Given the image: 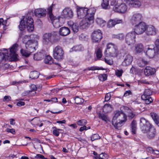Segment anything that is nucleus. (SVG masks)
Wrapping results in <instances>:
<instances>
[{
  "instance_id": "nucleus-1",
  "label": "nucleus",
  "mask_w": 159,
  "mask_h": 159,
  "mask_svg": "<svg viewBox=\"0 0 159 159\" xmlns=\"http://www.w3.org/2000/svg\"><path fill=\"white\" fill-rule=\"evenodd\" d=\"M78 17L79 19L84 18L79 23V26L82 29L87 28L93 23L96 10L94 8L89 9L87 8L77 7Z\"/></svg>"
},
{
  "instance_id": "nucleus-2",
  "label": "nucleus",
  "mask_w": 159,
  "mask_h": 159,
  "mask_svg": "<svg viewBox=\"0 0 159 159\" xmlns=\"http://www.w3.org/2000/svg\"><path fill=\"white\" fill-rule=\"evenodd\" d=\"M127 116L122 111H116L113 116L112 124L116 129L120 130L122 124L127 120Z\"/></svg>"
},
{
  "instance_id": "nucleus-3",
  "label": "nucleus",
  "mask_w": 159,
  "mask_h": 159,
  "mask_svg": "<svg viewBox=\"0 0 159 159\" xmlns=\"http://www.w3.org/2000/svg\"><path fill=\"white\" fill-rule=\"evenodd\" d=\"M25 28L29 32L33 31L34 29V20L31 16H23L20 22L19 28L21 31H23Z\"/></svg>"
},
{
  "instance_id": "nucleus-4",
  "label": "nucleus",
  "mask_w": 159,
  "mask_h": 159,
  "mask_svg": "<svg viewBox=\"0 0 159 159\" xmlns=\"http://www.w3.org/2000/svg\"><path fill=\"white\" fill-rule=\"evenodd\" d=\"M105 57H116L119 54V51L116 45L109 43L107 45V48L104 52Z\"/></svg>"
},
{
  "instance_id": "nucleus-5",
  "label": "nucleus",
  "mask_w": 159,
  "mask_h": 159,
  "mask_svg": "<svg viewBox=\"0 0 159 159\" xmlns=\"http://www.w3.org/2000/svg\"><path fill=\"white\" fill-rule=\"evenodd\" d=\"M111 5L114 6L113 8V10L119 13H124L127 11V6L124 3L118 4V1L116 0H113L111 2Z\"/></svg>"
},
{
  "instance_id": "nucleus-6",
  "label": "nucleus",
  "mask_w": 159,
  "mask_h": 159,
  "mask_svg": "<svg viewBox=\"0 0 159 159\" xmlns=\"http://www.w3.org/2000/svg\"><path fill=\"white\" fill-rule=\"evenodd\" d=\"M140 125L141 131L144 133H147L153 126L148 120L143 117L140 119Z\"/></svg>"
},
{
  "instance_id": "nucleus-7",
  "label": "nucleus",
  "mask_w": 159,
  "mask_h": 159,
  "mask_svg": "<svg viewBox=\"0 0 159 159\" xmlns=\"http://www.w3.org/2000/svg\"><path fill=\"white\" fill-rule=\"evenodd\" d=\"M53 56L55 59L59 61H61L63 59L64 51L61 46H57L54 48Z\"/></svg>"
},
{
  "instance_id": "nucleus-8",
  "label": "nucleus",
  "mask_w": 159,
  "mask_h": 159,
  "mask_svg": "<svg viewBox=\"0 0 159 159\" xmlns=\"http://www.w3.org/2000/svg\"><path fill=\"white\" fill-rule=\"evenodd\" d=\"M136 34L134 31L127 33L125 36L126 43L129 45H132L135 42Z\"/></svg>"
},
{
  "instance_id": "nucleus-9",
  "label": "nucleus",
  "mask_w": 159,
  "mask_h": 159,
  "mask_svg": "<svg viewBox=\"0 0 159 159\" xmlns=\"http://www.w3.org/2000/svg\"><path fill=\"white\" fill-rule=\"evenodd\" d=\"M91 39L93 43H99L102 38V34L100 30H94L91 35Z\"/></svg>"
},
{
  "instance_id": "nucleus-10",
  "label": "nucleus",
  "mask_w": 159,
  "mask_h": 159,
  "mask_svg": "<svg viewBox=\"0 0 159 159\" xmlns=\"http://www.w3.org/2000/svg\"><path fill=\"white\" fill-rule=\"evenodd\" d=\"M147 27V25L146 24L142 22L135 25L134 31L136 34H141L146 31Z\"/></svg>"
},
{
  "instance_id": "nucleus-11",
  "label": "nucleus",
  "mask_w": 159,
  "mask_h": 159,
  "mask_svg": "<svg viewBox=\"0 0 159 159\" xmlns=\"http://www.w3.org/2000/svg\"><path fill=\"white\" fill-rule=\"evenodd\" d=\"M73 15V13L72 9L68 7H66L63 10L61 14V15L63 18L68 19L72 18Z\"/></svg>"
},
{
  "instance_id": "nucleus-12",
  "label": "nucleus",
  "mask_w": 159,
  "mask_h": 159,
  "mask_svg": "<svg viewBox=\"0 0 159 159\" xmlns=\"http://www.w3.org/2000/svg\"><path fill=\"white\" fill-rule=\"evenodd\" d=\"M37 43L34 40H29L25 43L26 49L30 52H33L36 50Z\"/></svg>"
},
{
  "instance_id": "nucleus-13",
  "label": "nucleus",
  "mask_w": 159,
  "mask_h": 159,
  "mask_svg": "<svg viewBox=\"0 0 159 159\" xmlns=\"http://www.w3.org/2000/svg\"><path fill=\"white\" fill-rule=\"evenodd\" d=\"M63 18L60 16H58L57 17L55 16L53 17V19L51 20L53 26L56 28H58L61 26L64 23Z\"/></svg>"
},
{
  "instance_id": "nucleus-14",
  "label": "nucleus",
  "mask_w": 159,
  "mask_h": 159,
  "mask_svg": "<svg viewBox=\"0 0 159 159\" xmlns=\"http://www.w3.org/2000/svg\"><path fill=\"white\" fill-rule=\"evenodd\" d=\"M142 19L143 17L141 14L135 13L132 16L130 19V22L133 25H136L142 22Z\"/></svg>"
},
{
  "instance_id": "nucleus-15",
  "label": "nucleus",
  "mask_w": 159,
  "mask_h": 159,
  "mask_svg": "<svg viewBox=\"0 0 159 159\" xmlns=\"http://www.w3.org/2000/svg\"><path fill=\"white\" fill-rule=\"evenodd\" d=\"M35 16L38 18H43L46 15V9L43 8H39L35 9L34 11Z\"/></svg>"
},
{
  "instance_id": "nucleus-16",
  "label": "nucleus",
  "mask_w": 159,
  "mask_h": 159,
  "mask_svg": "<svg viewBox=\"0 0 159 159\" xmlns=\"http://www.w3.org/2000/svg\"><path fill=\"white\" fill-rule=\"evenodd\" d=\"M156 72L155 69L150 66H146L144 70V74L145 76H149L153 75Z\"/></svg>"
},
{
  "instance_id": "nucleus-17",
  "label": "nucleus",
  "mask_w": 159,
  "mask_h": 159,
  "mask_svg": "<svg viewBox=\"0 0 159 159\" xmlns=\"http://www.w3.org/2000/svg\"><path fill=\"white\" fill-rule=\"evenodd\" d=\"M52 42V34L46 33L43 36V42L45 45H48Z\"/></svg>"
},
{
  "instance_id": "nucleus-18",
  "label": "nucleus",
  "mask_w": 159,
  "mask_h": 159,
  "mask_svg": "<svg viewBox=\"0 0 159 159\" xmlns=\"http://www.w3.org/2000/svg\"><path fill=\"white\" fill-rule=\"evenodd\" d=\"M3 51L6 52H0V64L5 62L8 57V53L7 49L3 48Z\"/></svg>"
},
{
  "instance_id": "nucleus-19",
  "label": "nucleus",
  "mask_w": 159,
  "mask_h": 159,
  "mask_svg": "<svg viewBox=\"0 0 159 159\" xmlns=\"http://www.w3.org/2000/svg\"><path fill=\"white\" fill-rule=\"evenodd\" d=\"M29 121L30 122L32 125L39 126L40 127H42L43 125V123L39 117H34L33 119L29 120Z\"/></svg>"
},
{
  "instance_id": "nucleus-20",
  "label": "nucleus",
  "mask_w": 159,
  "mask_h": 159,
  "mask_svg": "<svg viewBox=\"0 0 159 159\" xmlns=\"http://www.w3.org/2000/svg\"><path fill=\"white\" fill-rule=\"evenodd\" d=\"M127 3L130 7L139 8L141 5V3L139 1L128 0Z\"/></svg>"
},
{
  "instance_id": "nucleus-21",
  "label": "nucleus",
  "mask_w": 159,
  "mask_h": 159,
  "mask_svg": "<svg viewBox=\"0 0 159 159\" xmlns=\"http://www.w3.org/2000/svg\"><path fill=\"white\" fill-rule=\"evenodd\" d=\"M146 31V33L148 35H155L156 34V29L152 25H150L147 26Z\"/></svg>"
},
{
  "instance_id": "nucleus-22",
  "label": "nucleus",
  "mask_w": 159,
  "mask_h": 159,
  "mask_svg": "<svg viewBox=\"0 0 159 159\" xmlns=\"http://www.w3.org/2000/svg\"><path fill=\"white\" fill-rule=\"evenodd\" d=\"M122 22V20L121 19H116L114 20H109L107 23V27L108 28H112L117 24L121 23Z\"/></svg>"
},
{
  "instance_id": "nucleus-23",
  "label": "nucleus",
  "mask_w": 159,
  "mask_h": 159,
  "mask_svg": "<svg viewBox=\"0 0 159 159\" xmlns=\"http://www.w3.org/2000/svg\"><path fill=\"white\" fill-rule=\"evenodd\" d=\"M133 59V57L130 55L128 54L127 55L122 63L123 65L124 66H127L129 65L132 62Z\"/></svg>"
},
{
  "instance_id": "nucleus-24",
  "label": "nucleus",
  "mask_w": 159,
  "mask_h": 159,
  "mask_svg": "<svg viewBox=\"0 0 159 159\" xmlns=\"http://www.w3.org/2000/svg\"><path fill=\"white\" fill-rule=\"evenodd\" d=\"M59 33L61 36H66L70 34V30L68 27H63L60 29Z\"/></svg>"
},
{
  "instance_id": "nucleus-25",
  "label": "nucleus",
  "mask_w": 159,
  "mask_h": 159,
  "mask_svg": "<svg viewBox=\"0 0 159 159\" xmlns=\"http://www.w3.org/2000/svg\"><path fill=\"white\" fill-rule=\"evenodd\" d=\"M147 136L149 139H153L155 136L156 134V129L154 126L149 129V130L148 132Z\"/></svg>"
},
{
  "instance_id": "nucleus-26",
  "label": "nucleus",
  "mask_w": 159,
  "mask_h": 159,
  "mask_svg": "<svg viewBox=\"0 0 159 159\" xmlns=\"http://www.w3.org/2000/svg\"><path fill=\"white\" fill-rule=\"evenodd\" d=\"M112 108L111 105L109 104H106L102 108L103 112L104 113H108L111 111Z\"/></svg>"
},
{
  "instance_id": "nucleus-27",
  "label": "nucleus",
  "mask_w": 159,
  "mask_h": 159,
  "mask_svg": "<svg viewBox=\"0 0 159 159\" xmlns=\"http://www.w3.org/2000/svg\"><path fill=\"white\" fill-rule=\"evenodd\" d=\"M146 55L149 58H152L155 56L156 53L155 50H147L145 52Z\"/></svg>"
},
{
  "instance_id": "nucleus-28",
  "label": "nucleus",
  "mask_w": 159,
  "mask_h": 159,
  "mask_svg": "<svg viewBox=\"0 0 159 159\" xmlns=\"http://www.w3.org/2000/svg\"><path fill=\"white\" fill-rule=\"evenodd\" d=\"M98 117L99 119H102L106 123H107L108 121H109V118L107 116L104 114L102 113L101 111L99 112L98 113Z\"/></svg>"
},
{
  "instance_id": "nucleus-29",
  "label": "nucleus",
  "mask_w": 159,
  "mask_h": 159,
  "mask_svg": "<svg viewBox=\"0 0 159 159\" xmlns=\"http://www.w3.org/2000/svg\"><path fill=\"white\" fill-rule=\"evenodd\" d=\"M150 115L155 124L157 125V123H159V116L154 112H151Z\"/></svg>"
},
{
  "instance_id": "nucleus-30",
  "label": "nucleus",
  "mask_w": 159,
  "mask_h": 159,
  "mask_svg": "<svg viewBox=\"0 0 159 159\" xmlns=\"http://www.w3.org/2000/svg\"><path fill=\"white\" fill-rule=\"evenodd\" d=\"M53 4H52L50 7H48L47 9V11L48 13V14L49 16V17L50 18L51 20H52L53 19V17L55 16L53 15L52 11L53 6Z\"/></svg>"
},
{
  "instance_id": "nucleus-31",
  "label": "nucleus",
  "mask_w": 159,
  "mask_h": 159,
  "mask_svg": "<svg viewBox=\"0 0 159 159\" xmlns=\"http://www.w3.org/2000/svg\"><path fill=\"white\" fill-rule=\"evenodd\" d=\"M44 61L47 64H52L53 63V59L52 57L49 55L46 56L45 58Z\"/></svg>"
},
{
  "instance_id": "nucleus-32",
  "label": "nucleus",
  "mask_w": 159,
  "mask_h": 159,
  "mask_svg": "<svg viewBox=\"0 0 159 159\" xmlns=\"http://www.w3.org/2000/svg\"><path fill=\"white\" fill-rule=\"evenodd\" d=\"M131 132L132 134H136V130L137 129V123L135 120H133L131 124Z\"/></svg>"
},
{
  "instance_id": "nucleus-33",
  "label": "nucleus",
  "mask_w": 159,
  "mask_h": 159,
  "mask_svg": "<svg viewBox=\"0 0 159 159\" xmlns=\"http://www.w3.org/2000/svg\"><path fill=\"white\" fill-rule=\"evenodd\" d=\"M39 73L37 71H32L30 74V78L32 79H37L39 77Z\"/></svg>"
},
{
  "instance_id": "nucleus-34",
  "label": "nucleus",
  "mask_w": 159,
  "mask_h": 159,
  "mask_svg": "<svg viewBox=\"0 0 159 159\" xmlns=\"http://www.w3.org/2000/svg\"><path fill=\"white\" fill-rule=\"evenodd\" d=\"M149 62V61L145 60V59H142L139 60L138 64L139 66L143 67L148 64Z\"/></svg>"
},
{
  "instance_id": "nucleus-35",
  "label": "nucleus",
  "mask_w": 159,
  "mask_h": 159,
  "mask_svg": "<svg viewBox=\"0 0 159 159\" xmlns=\"http://www.w3.org/2000/svg\"><path fill=\"white\" fill-rule=\"evenodd\" d=\"M43 56V54L41 52H37L34 56V59L36 61H39L42 60Z\"/></svg>"
},
{
  "instance_id": "nucleus-36",
  "label": "nucleus",
  "mask_w": 159,
  "mask_h": 159,
  "mask_svg": "<svg viewBox=\"0 0 159 159\" xmlns=\"http://www.w3.org/2000/svg\"><path fill=\"white\" fill-rule=\"evenodd\" d=\"M145 97H143L141 96V98L142 100L145 101V103L146 104H149L153 102V99L151 97L144 96Z\"/></svg>"
},
{
  "instance_id": "nucleus-37",
  "label": "nucleus",
  "mask_w": 159,
  "mask_h": 159,
  "mask_svg": "<svg viewBox=\"0 0 159 159\" xmlns=\"http://www.w3.org/2000/svg\"><path fill=\"white\" fill-rule=\"evenodd\" d=\"M135 48L137 52H140L143 50V46L141 43L135 45Z\"/></svg>"
},
{
  "instance_id": "nucleus-38",
  "label": "nucleus",
  "mask_w": 159,
  "mask_h": 159,
  "mask_svg": "<svg viewBox=\"0 0 159 159\" xmlns=\"http://www.w3.org/2000/svg\"><path fill=\"white\" fill-rule=\"evenodd\" d=\"M95 53L97 58L98 59H100L102 56V51L101 48H97L95 51Z\"/></svg>"
},
{
  "instance_id": "nucleus-39",
  "label": "nucleus",
  "mask_w": 159,
  "mask_h": 159,
  "mask_svg": "<svg viewBox=\"0 0 159 159\" xmlns=\"http://www.w3.org/2000/svg\"><path fill=\"white\" fill-rule=\"evenodd\" d=\"M20 53L23 56H24L26 57H29L31 52H30L28 50H26L22 49L20 50Z\"/></svg>"
},
{
  "instance_id": "nucleus-40",
  "label": "nucleus",
  "mask_w": 159,
  "mask_h": 159,
  "mask_svg": "<svg viewBox=\"0 0 159 159\" xmlns=\"http://www.w3.org/2000/svg\"><path fill=\"white\" fill-rule=\"evenodd\" d=\"M74 100L75 102L77 104H81L84 102V99L81 98L79 97L78 96L76 97L75 98Z\"/></svg>"
},
{
  "instance_id": "nucleus-41",
  "label": "nucleus",
  "mask_w": 159,
  "mask_h": 159,
  "mask_svg": "<svg viewBox=\"0 0 159 159\" xmlns=\"http://www.w3.org/2000/svg\"><path fill=\"white\" fill-rule=\"evenodd\" d=\"M152 94L151 90L149 89H145L143 94L141 96L144 98V96L151 97V95Z\"/></svg>"
},
{
  "instance_id": "nucleus-42",
  "label": "nucleus",
  "mask_w": 159,
  "mask_h": 159,
  "mask_svg": "<svg viewBox=\"0 0 159 159\" xmlns=\"http://www.w3.org/2000/svg\"><path fill=\"white\" fill-rule=\"evenodd\" d=\"M18 46V45L16 43L14 44L10 49L9 54L16 53V48H17Z\"/></svg>"
},
{
  "instance_id": "nucleus-43",
  "label": "nucleus",
  "mask_w": 159,
  "mask_h": 159,
  "mask_svg": "<svg viewBox=\"0 0 159 159\" xmlns=\"http://www.w3.org/2000/svg\"><path fill=\"white\" fill-rule=\"evenodd\" d=\"M99 80L102 81H104L107 80V75L106 74H103L99 75L98 76Z\"/></svg>"
},
{
  "instance_id": "nucleus-44",
  "label": "nucleus",
  "mask_w": 159,
  "mask_h": 159,
  "mask_svg": "<svg viewBox=\"0 0 159 159\" xmlns=\"http://www.w3.org/2000/svg\"><path fill=\"white\" fill-rule=\"evenodd\" d=\"M87 121L85 119H82L77 121L76 123L79 126H83L87 123Z\"/></svg>"
},
{
  "instance_id": "nucleus-45",
  "label": "nucleus",
  "mask_w": 159,
  "mask_h": 159,
  "mask_svg": "<svg viewBox=\"0 0 159 159\" xmlns=\"http://www.w3.org/2000/svg\"><path fill=\"white\" fill-rule=\"evenodd\" d=\"M102 1V2L101 5L103 9H107L109 6L108 0H103Z\"/></svg>"
},
{
  "instance_id": "nucleus-46",
  "label": "nucleus",
  "mask_w": 159,
  "mask_h": 159,
  "mask_svg": "<svg viewBox=\"0 0 159 159\" xmlns=\"http://www.w3.org/2000/svg\"><path fill=\"white\" fill-rule=\"evenodd\" d=\"M83 48L81 45H76L74 46L72 49L73 51H80L83 50Z\"/></svg>"
},
{
  "instance_id": "nucleus-47",
  "label": "nucleus",
  "mask_w": 159,
  "mask_h": 159,
  "mask_svg": "<svg viewBox=\"0 0 159 159\" xmlns=\"http://www.w3.org/2000/svg\"><path fill=\"white\" fill-rule=\"evenodd\" d=\"M96 21L97 23L100 26L101 25L103 26L104 25L103 24L106 22L105 20L99 18H97L96 19Z\"/></svg>"
},
{
  "instance_id": "nucleus-48",
  "label": "nucleus",
  "mask_w": 159,
  "mask_h": 159,
  "mask_svg": "<svg viewBox=\"0 0 159 159\" xmlns=\"http://www.w3.org/2000/svg\"><path fill=\"white\" fill-rule=\"evenodd\" d=\"M1 19H2L1 21L2 22V25H3L2 28L4 30H5L7 29L8 25H7V20H4L2 18H1Z\"/></svg>"
},
{
  "instance_id": "nucleus-49",
  "label": "nucleus",
  "mask_w": 159,
  "mask_h": 159,
  "mask_svg": "<svg viewBox=\"0 0 159 159\" xmlns=\"http://www.w3.org/2000/svg\"><path fill=\"white\" fill-rule=\"evenodd\" d=\"M9 56L11 57V59L12 61H16L17 60L18 55L16 53L9 54Z\"/></svg>"
},
{
  "instance_id": "nucleus-50",
  "label": "nucleus",
  "mask_w": 159,
  "mask_h": 159,
  "mask_svg": "<svg viewBox=\"0 0 159 159\" xmlns=\"http://www.w3.org/2000/svg\"><path fill=\"white\" fill-rule=\"evenodd\" d=\"M71 28L73 31L74 32H77L79 30V27L76 24H73L72 25Z\"/></svg>"
},
{
  "instance_id": "nucleus-51",
  "label": "nucleus",
  "mask_w": 159,
  "mask_h": 159,
  "mask_svg": "<svg viewBox=\"0 0 159 159\" xmlns=\"http://www.w3.org/2000/svg\"><path fill=\"white\" fill-rule=\"evenodd\" d=\"M155 44L157 49L156 51L157 54H159V39H157L155 42Z\"/></svg>"
},
{
  "instance_id": "nucleus-52",
  "label": "nucleus",
  "mask_w": 159,
  "mask_h": 159,
  "mask_svg": "<svg viewBox=\"0 0 159 159\" xmlns=\"http://www.w3.org/2000/svg\"><path fill=\"white\" fill-rule=\"evenodd\" d=\"M114 38L120 40H122L124 38V35L123 34H120L115 35Z\"/></svg>"
},
{
  "instance_id": "nucleus-53",
  "label": "nucleus",
  "mask_w": 159,
  "mask_h": 159,
  "mask_svg": "<svg viewBox=\"0 0 159 159\" xmlns=\"http://www.w3.org/2000/svg\"><path fill=\"white\" fill-rule=\"evenodd\" d=\"M11 98L9 96H6L4 97L3 99V101L4 102H8L10 101H11Z\"/></svg>"
},
{
  "instance_id": "nucleus-54",
  "label": "nucleus",
  "mask_w": 159,
  "mask_h": 159,
  "mask_svg": "<svg viewBox=\"0 0 159 159\" xmlns=\"http://www.w3.org/2000/svg\"><path fill=\"white\" fill-rule=\"evenodd\" d=\"M123 71L122 70H117L116 72V75L118 77H120L122 76V73Z\"/></svg>"
},
{
  "instance_id": "nucleus-55",
  "label": "nucleus",
  "mask_w": 159,
  "mask_h": 159,
  "mask_svg": "<svg viewBox=\"0 0 159 159\" xmlns=\"http://www.w3.org/2000/svg\"><path fill=\"white\" fill-rule=\"evenodd\" d=\"M55 128L56 129H53V134L56 136H58L59 134V131L61 130V129H57L56 127H55Z\"/></svg>"
},
{
  "instance_id": "nucleus-56",
  "label": "nucleus",
  "mask_w": 159,
  "mask_h": 159,
  "mask_svg": "<svg viewBox=\"0 0 159 159\" xmlns=\"http://www.w3.org/2000/svg\"><path fill=\"white\" fill-rule=\"evenodd\" d=\"M111 95L110 93H107L105 95V101L108 102L111 98Z\"/></svg>"
},
{
  "instance_id": "nucleus-57",
  "label": "nucleus",
  "mask_w": 159,
  "mask_h": 159,
  "mask_svg": "<svg viewBox=\"0 0 159 159\" xmlns=\"http://www.w3.org/2000/svg\"><path fill=\"white\" fill-rule=\"evenodd\" d=\"M132 93L130 90L126 91L124 93L123 97H127L130 95H132Z\"/></svg>"
},
{
  "instance_id": "nucleus-58",
  "label": "nucleus",
  "mask_w": 159,
  "mask_h": 159,
  "mask_svg": "<svg viewBox=\"0 0 159 159\" xmlns=\"http://www.w3.org/2000/svg\"><path fill=\"white\" fill-rule=\"evenodd\" d=\"M100 137L97 134H95L93 135L91 137V139H100Z\"/></svg>"
},
{
  "instance_id": "nucleus-59",
  "label": "nucleus",
  "mask_w": 159,
  "mask_h": 159,
  "mask_svg": "<svg viewBox=\"0 0 159 159\" xmlns=\"http://www.w3.org/2000/svg\"><path fill=\"white\" fill-rule=\"evenodd\" d=\"M135 116V114L133 112L131 111L128 113V116L129 119H132L134 118Z\"/></svg>"
},
{
  "instance_id": "nucleus-60",
  "label": "nucleus",
  "mask_w": 159,
  "mask_h": 159,
  "mask_svg": "<svg viewBox=\"0 0 159 159\" xmlns=\"http://www.w3.org/2000/svg\"><path fill=\"white\" fill-rule=\"evenodd\" d=\"M145 48L147 50H155V46L154 45H148L146 46Z\"/></svg>"
},
{
  "instance_id": "nucleus-61",
  "label": "nucleus",
  "mask_w": 159,
  "mask_h": 159,
  "mask_svg": "<svg viewBox=\"0 0 159 159\" xmlns=\"http://www.w3.org/2000/svg\"><path fill=\"white\" fill-rule=\"evenodd\" d=\"M18 102L16 103V105L19 107L23 106L25 105V103L24 102L21 101V100H18Z\"/></svg>"
},
{
  "instance_id": "nucleus-62",
  "label": "nucleus",
  "mask_w": 159,
  "mask_h": 159,
  "mask_svg": "<svg viewBox=\"0 0 159 159\" xmlns=\"http://www.w3.org/2000/svg\"><path fill=\"white\" fill-rule=\"evenodd\" d=\"M7 131L8 132L11 133L13 134H14L16 133L15 130L14 129H10L7 128Z\"/></svg>"
},
{
  "instance_id": "nucleus-63",
  "label": "nucleus",
  "mask_w": 159,
  "mask_h": 159,
  "mask_svg": "<svg viewBox=\"0 0 159 159\" xmlns=\"http://www.w3.org/2000/svg\"><path fill=\"white\" fill-rule=\"evenodd\" d=\"M97 66H93L92 67H89L86 69H85L84 70H97Z\"/></svg>"
},
{
  "instance_id": "nucleus-64",
  "label": "nucleus",
  "mask_w": 159,
  "mask_h": 159,
  "mask_svg": "<svg viewBox=\"0 0 159 159\" xmlns=\"http://www.w3.org/2000/svg\"><path fill=\"white\" fill-rule=\"evenodd\" d=\"M138 82L139 83H141L144 84H149V83L145 80H141L138 81Z\"/></svg>"
}]
</instances>
